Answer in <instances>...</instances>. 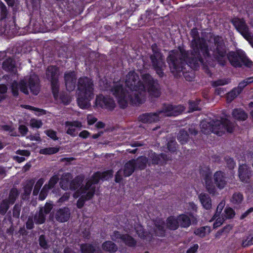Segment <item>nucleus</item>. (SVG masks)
<instances>
[{
  "instance_id": "30",
  "label": "nucleus",
  "mask_w": 253,
  "mask_h": 253,
  "mask_svg": "<svg viewBox=\"0 0 253 253\" xmlns=\"http://www.w3.org/2000/svg\"><path fill=\"white\" fill-rule=\"evenodd\" d=\"M198 198L203 206L206 210H210L211 208V200L210 196L205 193H202L199 195Z\"/></svg>"
},
{
  "instance_id": "14",
  "label": "nucleus",
  "mask_w": 253,
  "mask_h": 253,
  "mask_svg": "<svg viewBox=\"0 0 253 253\" xmlns=\"http://www.w3.org/2000/svg\"><path fill=\"white\" fill-rule=\"evenodd\" d=\"M252 175V171L246 164L240 165L238 168V176L240 180L244 183H248Z\"/></svg>"
},
{
  "instance_id": "9",
  "label": "nucleus",
  "mask_w": 253,
  "mask_h": 253,
  "mask_svg": "<svg viewBox=\"0 0 253 253\" xmlns=\"http://www.w3.org/2000/svg\"><path fill=\"white\" fill-rule=\"evenodd\" d=\"M226 56L230 64L235 67H241L243 65L251 67L253 64V62L241 51L230 52Z\"/></svg>"
},
{
  "instance_id": "56",
  "label": "nucleus",
  "mask_w": 253,
  "mask_h": 253,
  "mask_svg": "<svg viewBox=\"0 0 253 253\" xmlns=\"http://www.w3.org/2000/svg\"><path fill=\"white\" fill-rule=\"evenodd\" d=\"M49 190L47 186L44 185L40 193L39 199L41 200H44L46 197Z\"/></svg>"
},
{
  "instance_id": "2",
  "label": "nucleus",
  "mask_w": 253,
  "mask_h": 253,
  "mask_svg": "<svg viewBox=\"0 0 253 253\" xmlns=\"http://www.w3.org/2000/svg\"><path fill=\"white\" fill-rule=\"evenodd\" d=\"M125 83L130 91L126 92L120 84H115L105 89L110 90L117 98L122 108H126L128 102L137 105L144 93V86L139 77L134 71H130L126 77Z\"/></svg>"
},
{
  "instance_id": "48",
  "label": "nucleus",
  "mask_w": 253,
  "mask_h": 253,
  "mask_svg": "<svg viewBox=\"0 0 253 253\" xmlns=\"http://www.w3.org/2000/svg\"><path fill=\"white\" fill-rule=\"evenodd\" d=\"M59 180V177L57 175H53L50 179L48 184H45V186H47V188L49 189L53 188L54 185L57 183Z\"/></svg>"
},
{
  "instance_id": "16",
  "label": "nucleus",
  "mask_w": 253,
  "mask_h": 253,
  "mask_svg": "<svg viewBox=\"0 0 253 253\" xmlns=\"http://www.w3.org/2000/svg\"><path fill=\"white\" fill-rule=\"evenodd\" d=\"M70 210L68 208L64 207L57 210L54 213L55 219L59 222H64L68 220L70 217Z\"/></svg>"
},
{
  "instance_id": "53",
  "label": "nucleus",
  "mask_w": 253,
  "mask_h": 253,
  "mask_svg": "<svg viewBox=\"0 0 253 253\" xmlns=\"http://www.w3.org/2000/svg\"><path fill=\"white\" fill-rule=\"evenodd\" d=\"M225 161L226 162L227 167L230 169H232L234 168L236 164L233 159L228 157H226L225 158Z\"/></svg>"
},
{
  "instance_id": "7",
  "label": "nucleus",
  "mask_w": 253,
  "mask_h": 253,
  "mask_svg": "<svg viewBox=\"0 0 253 253\" xmlns=\"http://www.w3.org/2000/svg\"><path fill=\"white\" fill-rule=\"evenodd\" d=\"M151 48L153 53L150 54V58L152 66L157 74L162 77L164 76L163 71L166 68L164 56L156 44H153Z\"/></svg>"
},
{
  "instance_id": "25",
  "label": "nucleus",
  "mask_w": 253,
  "mask_h": 253,
  "mask_svg": "<svg viewBox=\"0 0 253 253\" xmlns=\"http://www.w3.org/2000/svg\"><path fill=\"white\" fill-rule=\"evenodd\" d=\"M82 126V123L79 121L65 122V126L68 127L67 133L73 136H76L77 134L75 127H81Z\"/></svg>"
},
{
  "instance_id": "61",
  "label": "nucleus",
  "mask_w": 253,
  "mask_h": 253,
  "mask_svg": "<svg viewBox=\"0 0 253 253\" xmlns=\"http://www.w3.org/2000/svg\"><path fill=\"white\" fill-rule=\"evenodd\" d=\"M45 133L48 136H49L51 138L53 139V140H57L58 139V137L56 136V131H55L52 129H48V130H45Z\"/></svg>"
},
{
  "instance_id": "4",
  "label": "nucleus",
  "mask_w": 253,
  "mask_h": 253,
  "mask_svg": "<svg viewBox=\"0 0 253 253\" xmlns=\"http://www.w3.org/2000/svg\"><path fill=\"white\" fill-rule=\"evenodd\" d=\"M200 126L201 131L204 134L212 132L221 136L226 131L229 133L232 132L235 125L227 119H222L221 120H212L210 122L203 120L201 122Z\"/></svg>"
},
{
  "instance_id": "18",
  "label": "nucleus",
  "mask_w": 253,
  "mask_h": 253,
  "mask_svg": "<svg viewBox=\"0 0 253 253\" xmlns=\"http://www.w3.org/2000/svg\"><path fill=\"white\" fill-rule=\"evenodd\" d=\"M76 80L74 72H69L64 74L65 85L68 91H72L75 88Z\"/></svg>"
},
{
  "instance_id": "37",
  "label": "nucleus",
  "mask_w": 253,
  "mask_h": 253,
  "mask_svg": "<svg viewBox=\"0 0 253 253\" xmlns=\"http://www.w3.org/2000/svg\"><path fill=\"white\" fill-rule=\"evenodd\" d=\"M177 139L181 144L186 143L189 140V134L186 130L181 129L177 135Z\"/></svg>"
},
{
  "instance_id": "38",
  "label": "nucleus",
  "mask_w": 253,
  "mask_h": 253,
  "mask_svg": "<svg viewBox=\"0 0 253 253\" xmlns=\"http://www.w3.org/2000/svg\"><path fill=\"white\" fill-rule=\"evenodd\" d=\"M35 180L33 179L27 181L26 184L24 187L23 195L24 196H28L30 195Z\"/></svg>"
},
{
  "instance_id": "29",
  "label": "nucleus",
  "mask_w": 253,
  "mask_h": 253,
  "mask_svg": "<svg viewBox=\"0 0 253 253\" xmlns=\"http://www.w3.org/2000/svg\"><path fill=\"white\" fill-rule=\"evenodd\" d=\"M2 68L5 71L15 73L16 69L14 60L10 57L6 59L2 63Z\"/></svg>"
},
{
  "instance_id": "15",
  "label": "nucleus",
  "mask_w": 253,
  "mask_h": 253,
  "mask_svg": "<svg viewBox=\"0 0 253 253\" xmlns=\"http://www.w3.org/2000/svg\"><path fill=\"white\" fill-rule=\"evenodd\" d=\"M11 88L12 94L14 96H17L19 94V89L26 94H29L27 89V82L21 81L19 83L14 81L11 85Z\"/></svg>"
},
{
  "instance_id": "58",
  "label": "nucleus",
  "mask_w": 253,
  "mask_h": 253,
  "mask_svg": "<svg viewBox=\"0 0 253 253\" xmlns=\"http://www.w3.org/2000/svg\"><path fill=\"white\" fill-rule=\"evenodd\" d=\"M43 209V212L45 215L48 214L53 208L52 204L46 203L44 207H41Z\"/></svg>"
},
{
  "instance_id": "54",
  "label": "nucleus",
  "mask_w": 253,
  "mask_h": 253,
  "mask_svg": "<svg viewBox=\"0 0 253 253\" xmlns=\"http://www.w3.org/2000/svg\"><path fill=\"white\" fill-rule=\"evenodd\" d=\"M21 211V205L15 204L13 209V216L15 218H19Z\"/></svg>"
},
{
  "instance_id": "3",
  "label": "nucleus",
  "mask_w": 253,
  "mask_h": 253,
  "mask_svg": "<svg viewBox=\"0 0 253 253\" xmlns=\"http://www.w3.org/2000/svg\"><path fill=\"white\" fill-rule=\"evenodd\" d=\"M113 174L112 170L102 173L97 172L92 176L91 179L86 182L85 187H83L76 191L73 194L74 198L76 199L81 196L77 201V207L79 209L82 208L84 206L85 201L90 199L93 196L95 190L94 184L98 183L100 179H108L112 176Z\"/></svg>"
},
{
  "instance_id": "27",
  "label": "nucleus",
  "mask_w": 253,
  "mask_h": 253,
  "mask_svg": "<svg viewBox=\"0 0 253 253\" xmlns=\"http://www.w3.org/2000/svg\"><path fill=\"white\" fill-rule=\"evenodd\" d=\"M84 180V177L82 175H79L76 176L74 179L71 180L70 183V189L71 190L77 191L82 188L85 187V185H84L83 184Z\"/></svg>"
},
{
  "instance_id": "1",
  "label": "nucleus",
  "mask_w": 253,
  "mask_h": 253,
  "mask_svg": "<svg viewBox=\"0 0 253 253\" xmlns=\"http://www.w3.org/2000/svg\"><path fill=\"white\" fill-rule=\"evenodd\" d=\"M193 38L191 41L192 50L190 52L183 49L173 50L169 52L167 61L173 73L183 71L184 67L187 64L192 68L196 69L203 63L200 53V49L204 57H209L210 53L206 41L199 37L197 29H193L190 33Z\"/></svg>"
},
{
  "instance_id": "51",
  "label": "nucleus",
  "mask_w": 253,
  "mask_h": 253,
  "mask_svg": "<svg viewBox=\"0 0 253 253\" xmlns=\"http://www.w3.org/2000/svg\"><path fill=\"white\" fill-rule=\"evenodd\" d=\"M167 147L169 150L171 152L176 151L177 143L174 140H169L167 144Z\"/></svg>"
},
{
  "instance_id": "24",
  "label": "nucleus",
  "mask_w": 253,
  "mask_h": 253,
  "mask_svg": "<svg viewBox=\"0 0 253 253\" xmlns=\"http://www.w3.org/2000/svg\"><path fill=\"white\" fill-rule=\"evenodd\" d=\"M93 96H87L86 94L78 93V104L82 109H87L90 106L89 101Z\"/></svg>"
},
{
  "instance_id": "26",
  "label": "nucleus",
  "mask_w": 253,
  "mask_h": 253,
  "mask_svg": "<svg viewBox=\"0 0 253 253\" xmlns=\"http://www.w3.org/2000/svg\"><path fill=\"white\" fill-rule=\"evenodd\" d=\"M150 158L152 160V163L153 165H163L167 161L170 160V157L165 154L157 155L155 153H153L151 155Z\"/></svg>"
},
{
  "instance_id": "40",
  "label": "nucleus",
  "mask_w": 253,
  "mask_h": 253,
  "mask_svg": "<svg viewBox=\"0 0 253 253\" xmlns=\"http://www.w3.org/2000/svg\"><path fill=\"white\" fill-rule=\"evenodd\" d=\"M243 199L242 194L240 192H235L232 196L231 202L234 205H239L242 203Z\"/></svg>"
},
{
  "instance_id": "45",
  "label": "nucleus",
  "mask_w": 253,
  "mask_h": 253,
  "mask_svg": "<svg viewBox=\"0 0 253 253\" xmlns=\"http://www.w3.org/2000/svg\"><path fill=\"white\" fill-rule=\"evenodd\" d=\"M125 244L130 247H133L136 245V241L134 239L128 234H125L123 241Z\"/></svg>"
},
{
  "instance_id": "5",
  "label": "nucleus",
  "mask_w": 253,
  "mask_h": 253,
  "mask_svg": "<svg viewBox=\"0 0 253 253\" xmlns=\"http://www.w3.org/2000/svg\"><path fill=\"white\" fill-rule=\"evenodd\" d=\"M185 108L183 106H173L171 104H164L160 110L152 113H145L139 117L140 121L144 123H152L160 120L161 118L177 116L184 111Z\"/></svg>"
},
{
  "instance_id": "12",
  "label": "nucleus",
  "mask_w": 253,
  "mask_h": 253,
  "mask_svg": "<svg viewBox=\"0 0 253 253\" xmlns=\"http://www.w3.org/2000/svg\"><path fill=\"white\" fill-rule=\"evenodd\" d=\"M133 163V161L129 160L124 165L123 169L119 170L115 175V181L120 182L123 180V177L130 176L136 170Z\"/></svg>"
},
{
  "instance_id": "10",
  "label": "nucleus",
  "mask_w": 253,
  "mask_h": 253,
  "mask_svg": "<svg viewBox=\"0 0 253 253\" xmlns=\"http://www.w3.org/2000/svg\"><path fill=\"white\" fill-rule=\"evenodd\" d=\"M231 22L236 30L248 42L253 37L250 28L244 18L235 17L231 20Z\"/></svg>"
},
{
  "instance_id": "13",
  "label": "nucleus",
  "mask_w": 253,
  "mask_h": 253,
  "mask_svg": "<svg viewBox=\"0 0 253 253\" xmlns=\"http://www.w3.org/2000/svg\"><path fill=\"white\" fill-rule=\"evenodd\" d=\"M27 82V86L28 87L31 92L37 95L40 91V80L37 75L33 74L27 80L25 79L23 80Z\"/></svg>"
},
{
  "instance_id": "31",
  "label": "nucleus",
  "mask_w": 253,
  "mask_h": 253,
  "mask_svg": "<svg viewBox=\"0 0 253 253\" xmlns=\"http://www.w3.org/2000/svg\"><path fill=\"white\" fill-rule=\"evenodd\" d=\"M72 179V176L70 173H64L60 178V187L64 190L70 189V183Z\"/></svg>"
},
{
  "instance_id": "62",
  "label": "nucleus",
  "mask_w": 253,
  "mask_h": 253,
  "mask_svg": "<svg viewBox=\"0 0 253 253\" xmlns=\"http://www.w3.org/2000/svg\"><path fill=\"white\" fill-rule=\"evenodd\" d=\"M225 206V203L223 202H221L217 206V207L216 208V212L214 215L215 217H216L218 216L220 213L221 212L224 207Z\"/></svg>"
},
{
  "instance_id": "60",
  "label": "nucleus",
  "mask_w": 253,
  "mask_h": 253,
  "mask_svg": "<svg viewBox=\"0 0 253 253\" xmlns=\"http://www.w3.org/2000/svg\"><path fill=\"white\" fill-rule=\"evenodd\" d=\"M189 112L199 110V107L198 106L197 102H196L195 101H190L189 102Z\"/></svg>"
},
{
  "instance_id": "8",
  "label": "nucleus",
  "mask_w": 253,
  "mask_h": 253,
  "mask_svg": "<svg viewBox=\"0 0 253 253\" xmlns=\"http://www.w3.org/2000/svg\"><path fill=\"white\" fill-rule=\"evenodd\" d=\"M213 41L214 45L211 47L213 56L220 64L224 65L226 62L227 49L223 39L222 37L217 36L213 38Z\"/></svg>"
},
{
  "instance_id": "35",
  "label": "nucleus",
  "mask_w": 253,
  "mask_h": 253,
  "mask_svg": "<svg viewBox=\"0 0 253 253\" xmlns=\"http://www.w3.org/2000/svg\"><path fill=\"white\" fill-rule=\"evenodd\" d=\"M35 223L37 224H42L45 222V215L43 212V209L40 208L39 212H36L33 216Z\"/></svg>"
},
{
  "instance_id": "21",
  "label": "nucleus",
  "mask_w": 253,
  "mask_h": 253,
  "mask_svg": "<svg viewBox=\"0 0 253 253\" xmlns=\"http://www.w3.org/2000/svg\"><path fill=\"white\" fill-rule=\"evenodd\" d=\"M96 103L101 106L104 105L108 108H114L115 106V102L112 98L104 97L102 95L97 96Z\"/></svg>"
},
{
  "instance_id": "42",
  "label": "nucleus",
  "mask_w": 253,
  "mask_h": 253,
  "mask_svg": "<svg viewBox=\"0 0 253 253\" xmlns=\"http://www.w3.org/2000/svg\"><path fill=\"white\" fill-rule=\"evenodd\" d=\"M7 86L4 84H0V103L7 98L6 93L7 92Z\"/></svg>"
},
{
  "instance_id": "41",
  "label": "nucleus",
  "mask_w": 253,
  "mask_h": 253,
  "mask_svg": "<svg viewBox=\"0 0 253 253\" xmlns=\"http://www.w3.org/2000/svg\"><path fill=\"white\" fill-rule=\"evenodd\" d=\"M11 205L7 200L4 199L0 203V214L4 215L9 208V205Z\"/></svg>"
},
{
  "instance_id": "33",
  "label": "nucleus",
  "mask_w": 253,
  "mask_h": 253,
  "mask_svg": "<svg viewBox=\"0 0 253 253\" xmlns=\"http://www.w3.org/2000/svg\"><path fill=\"white\" fill-rule=\"evenodd\" d=\"M166 226L167 228L175 230L179 227V222L177 217H175L173 216L169 217L166 220Z\"/></svg>"
},
{
  "instance_id": "59",
  "label": "nucleus",
  "mask_w": 253,
  "mask_h": 253,
  "mask_svg": "<svg viewBox=\"0 0 253 253\" xmlns=\"http://www.w3.org/2000/svg\"><path fill=\"white\" fill-rule=\"evenodd\" d=\"M124 237L125 235L121 234L118 231H115L111 235V239L114 241H116L118 239H121L122 241H123Z\"/></svg>"
},
{
  "instance_id": "23",
  "label": "nucleus",
  "mask_w": 253,
  "mask_h": 253,
  "mask_svg": "<svg viewBox=\"0 0 253 253\" xmlns=\"http://www.w3.org/2000/svg\"><path fill=\"white\" fill-rule=\"evenodd\" d=\"M59 71L58 68L54 66H50L46 70V77L51 82L58 81Z\"/></svg>"
},
{
  "instance_id": "17",
  "label": "nucleus",
  "mask_w": 253,
  "mask_h": 253,
  "mask_svg": "<svg viewBox=\"0 0 253 253\" xmlns=\"http://www.w3.org/2000/svg\"><path fill=\"white\" fill-rule=\"evenodd\" d=\"M214 183L219 189H223L227 184L226 177L224 172L217 171L213 174Z\"/></svg>"
},
{
  "instance_id": "49",
  "label": "nucleus",
  "mask_w": 253,
  "mask_h": 253,
  "mask_svg": "<svg viewBox=\"0 0 253 253\" xmlns=\"http://www.w3.org/2000/svg\"><path fill=\"white\" fill-rule=\"evenodd\" d=\"M44 180L42 178H40L35 185L33 194L34 195H37L39 192L40 189L43 183Z\"/></svg>"
},
{
  "instance_id": "32",
  "label": "nucleus",
  "mask_w": 253,
  "mask_h": 253,
  "mask_svg": "<svg viewBox=\"0 0 253 253\" xmlns=\"http://www.w3.org/2000/svg\"><path fill=\"white\" fill-rule=\"evenodd\" d=\"M233 117L238 121H244L247 119L248 114L242 109H235L232 113Z\"/></svg>"
},
{
  "instance_id": "57",
  "label": "nucleus",
  "mask_w": 253,
  "mask_h": 253,
  "mask_svg": "<svg viewBox=\"0 0 253 253\" xmlns=\"http://www.w3.org/2000/svg\"><path fill=\"white\" fill-rule=\"evenodd\" d=\"M232 228V226L230 225H227L225 226L224 228L219 230L216 234L215 237H218L220 235L222 234L223 232L228 233L229 231H230Z\"/></svg>"
},
{
  "instance_id": "19",
  "label": "nucleus",
  "mask_w": 253,
  "mask_h": 253,
  "mask_svg": "<svg viewBox=\"0 0 253 253\" xmlns=\"http://www.w3.org/2000/svg\"><path fill=\"white\" fill-rule=\"evenodd\" d=\"M164 225V222L162 220L156 221L154 227L151 229L149 233L151 236H164L165 235Z\"/></svg>"
},
{
  "instance_id": "46",
  "label": "nucleus",
  "mask_w": 253,
  "mask_h": 253,
  "mask_svg": "<svg viewBox=\"0 0 253 253\" xmlns=\"http://www.w3.org/2000/svg\"><path fill=\"white\" fill-rule=\"evenodd\" d=\"M229 80L227 79H219L215 81H211V85L214 87L227 84Z\"/></svg>"
},
{
  "instance_id": "39",
  "label": "nucleus",
  "mask_w": 253,
  "mask_h": 253,
  "mask_svg": "<svg viewBox=\"0 0 253 253\" xmlns=\"http://www.w3.org/2000/svg\"><path fill=\"white\" fill-rule=\"evenodd\" d=\"M18 195L19 192L18 190L16 188H13L10 190L8 198L7 200L11 205H13L15 203Z\"/></svg>"
},
{
  "instance_id": "20",
  "label": "nucleus",
  "mask_w": 253,
  "mask_h": 253,
  "mask_svg": "<svg viewBox=\"0 0 253 253\" xmlns=\"http://www.w3.org/2000/svg\"><path fill=\"white\" fill-rule=\"evenodd\" d=\"M211 173L210 172H206L204 175L205 185L207 191L212 195H214L216 192V185L213 183L211 179Z\"/></svg>"
},
{
  "instance_id": "50",
  "label": "nucleus",
  "mask_w": 253,
  "mask_h": 253,
  "mask_svg": "<svg viewBox=\"0 0 253 253\" xmlns=\"http://www.w3.org/2000/svg\"><path fill=\"white\" fill-rule=\"evenodd\" d=\"M0 14L1 19L5 18L8 14L6 6L2 2H0Z\"/></svg>"
},
{
  "instance_id": "34",
  "label": "nucleus",
  "mask_w": 253,
  "mask_h": 253,
  "mask_svg": "<svg viewBox=\"0 0 253 253\" xmlns=\"http://www.w3.org/2000/svg\"><path fill=\"white\" fill-rule=\"evenodd\" d=\"M179 226L181 227L186 228L189 227L191 223L190 217L186 214H182L177 216Z\"/></svg>"
},
{
  "instance_id": "55",
  "label": "nucleus",
  "mask_w": 253,
  "mask_h": 253,
  "mask_svg": "<svg viewBox=\"0 0 253 253\" xmlns=\"http://www.w3.org/2000/svg\"><path fill=\"white\" fill-rule=\"evenodd\" d=\"M34 220L33 216H29L26 223V227L27 229L30 230L34 227Z\"/></svg>"
},
{
  "instance_id": "64",
  "label": "nucleus",
  "mask_w": 253,
  "mask_h": 253,
  "mask_svg": "<svg viewBox=\"0 0 253 253\" xmlns=\"http://www.w3.org/2000/svg\"><path fill=\"white\" fill-rule=\"evenodd\" d=\"M252 245H253V236L250 239L249 237H248L246 240H243L242 243V246L243 247H246Z\"/></svg>"
},
{
  "instance_id": "43",
  "label": "nucleus",
  "mask_w": 253,
  "mask_h": 253,
  "mask_svg": "<svg viewBox=\"0 0 253 253\" xmlns=\"http://www.w3.org/2000/svg\"><path fill=\"white\" fill-rule=\"evenodd\" d=\"M241 91L239 88H234L230 92H228L227 95V100L228 102H231L235 98H236L240 93Z\"/></svg>"
},
{
  "instance_id": "44",
  "label": "nucleus",
  "mask_w": 253,
  "mask_h": 253,
  "mask_svg": "<svg viewBox=\"0 0 253 253\" xmlns=\"http://www.w3.org/2000/svg\"><path fill=\"white\" fill-rule=\"evenodd\" d=\"M59 151V148L57 147H49L46 148L44 149H42L40 150V153L42 154H48L51 155L55 154L58 152Z\"/></svg>"
},
{
  "instance_id": "36",
  "label": "nucleus",
  "mask_w": 253,
  "mask_h": 253,
  "mask_svg": "<svg viewBox=\"0 0 253 253\" xmlns=\"http://www.w3.org/2000/svg\"><path fill=\"white\" fill-rule=\"evenodd\" d=\"M102 249L110 253H115L118 250L117 246L110 241H106L102 245Z\"/></svg>"
},
{
  "instance_id": "63",
  "label": "nucleus",
  "mask_w": 253,
  "mask_h": 253,
  "mask_svg": "<svg viewBox=\"0 0 253 253\" xmlns=\"http://www.w3.org/2000/svg\"><path fill=\"white\" fill-rule=\"evenodd\" d=\"M225 212L228 218H232L235 215V211L231 208L225 209Z\"/></svg>"
},
{
  "instance_id": "22",
  "label": "nucleus",
  "mask_w": 253,
  "mask_h": 253,
  "mask_svg": "<svg viewBox=\"0 0 253 253\" xmlns=\"http://www.w3.org/2000/svg\"><path fill=\"white\" fill-rule=\"evenodd\" d=\"M81 251L82 253H102L98 246L91 244H83L81 245Z\"/></svg>"
},
{
  "instance_id": "52",
  "label": "nucleus",
  "mask_w": 253,
  "mask_h": 253,
  "mask_svg": "<svg viewBox=\"0 0 253 253\" xmlns=\"http://www.w3.org/2000/svg\"><path fill=\"white\" fill-rule=\"evenodd\" d=\"M39 241V244L41 247L44 249H47L48 248V245L44 235H42L40 236Z\"/></svg>"
},
{
  "instance_id": "28",
  "label": "nucleus",
  "mask_w": 253,
  "mask_h": 253,
  "mask_svg": "<svg viewBox=\"0 0 253 253\" xmlns=\"http://www.w3.org/2000/svg\"><path fill=\"white\" fill-rule=\"evenodd\" d=\"M133 164L136 169L142 170L145 169L148 162V159L145 156H140L136 159H132Z\"/></svg>"
},
{
  "instance_id": "47",
  "label": "nucleus",
  "mask_w": 253,
  "mask_h": 253,
  "mask_svg": "<svg viewBox=\"0 0 253 253\" xmlns=\"http://www.w3.org/2000/svg\"><path fill=\"white\" fill-rule=\"evenodd\" d=\"M51 85L53 96L54 98H56L59 91L58 81L51 82Z\"/></svg>"
},
{
  "instance_id": "6",
  "label": "nucleus",
  "mask_w": 253,
  "mask_h": 253,
  "mask_svg": "<svg viewBox=\"0 0 253 253\" xmlns=\"http://www.w3.org/2000/svg\"><path fill=\"white\" fill-rule=\"evenodd\" d=\"M142 79L143 82L144 93L142 97H141L140 101L138 102L137 104H141L143 102L146 91L148 93L149 97L152 99L158 98L161 94V88L157 80L154 79L149 74L142 75Z\"/></svg>"
},
{
  "instance_id": "11",
  "label": "nucleus",
  "mask_w": 253,
  "mask_h": 253,
  "mask_svg": "<svg viewBox=\"0 0 253 253\" xmlns=\"http://www.w3.org/2000/svg\"><path fill=\"white\" fill-rule=\"evenodd\" d=\"M78 93L86 94L87 96H94L93 82L86 77L79 78L78 82Z\"/></svg>"
}]
</instances>
